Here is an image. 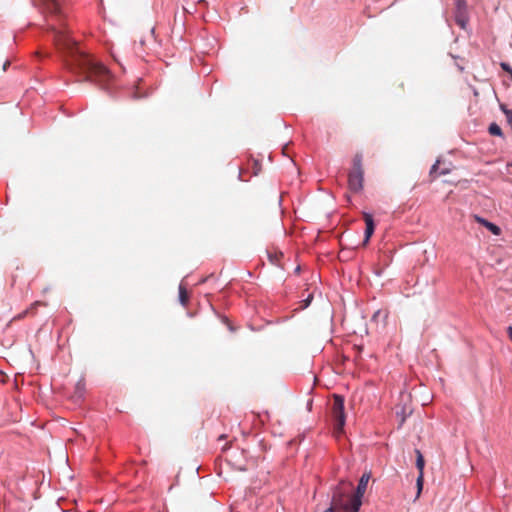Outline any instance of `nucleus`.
<instances>
[{"label":"nucleus","mask_w":512,"mask_h":512,"mask_svg":"<svg viewBox=\"0 0 512 512\" xmlns=\"http://www.w3.org/2000/svg\"><path fill=\"white\" fill-rule=\"evenodd\" d=\"M50 30L54 33L56 48L64 56L66 67L71 71H80L86 74L88 80L106 88L112 78L110 71L89 55L81 52L77 43L69 37L64 28L52 25Z\"/></svg>","instance_id":"f257e3e1"},{"label":"nucleus","mask_w":512,"mask_h":512,"mask_svg":"<svg viewBox=\"0 0 512 512\" xmlns=\"http://www.w3.org/2000/svg\"><path fill=\"white\" fill-rule=\"evenodd\" d=\"M370 478V472L363 473L359 480L356 492L353 495L348 494L352 487V483L349 481H341L333 494L331 507L333 508V511L359 512L362 505V497L366 492Z\"/></svg>","instance_id":"f03ea898"},{"label":"nucleus","mask_w":512,"mask_h":512,"mask_svg":"<svg viewBox=\"0 0 512 512\" xmlns=\"http://www.w3.org/2000/svg\"><path fill=\"white\" fill-rule=\"evenodd\" d=\"M364 170L362 166V154L357 153L353 158V167L348 175L350 190L359 192L363 188Z\"/></svg>","instance_id":"7ed1b4c3"},{"label":"nucleus","mask_w":512,"mask_h":512,"mask_svg":"<svg viewBox=\"0 0 512 512\" xmlns=\"http://www.w3.org/2000/svg\"><path fill=\"white\" fill-rule=\"evenodd\" d=\"M331 413L335 422V432L342 433L345 425L344 398L340 395H333Z\"/></svg>","instance_id":"20e7f679"},{"label":"nucleus","mask_w":512,"mask_h":512,"mask_svg":"<svg viewBox=\"0 0 512 512\" xmlns=\"http://www.w3.org/2000/svg\"><path fill=\"white\" fill-rule=\"evenodd\" d=\"M415 453H416V467L419 471V474H418V477L416 480V485H417L416 497L418 498L420 496L422 488H423L425 460H424V457H423L422 453L420 452V450L416 449Z\"/></svg>","instance_id":"39448f33"},{"label":"nucleus","mask_w":512,"mask_h":512,"mask_svg":"<svg viewBox=\"0 0 512 512\" xmlns=\"http://www.w3.org/2000/svg\"><path fill=\"white\" fill-rule=\"evenodd\" d=\"M42 8L52 14V15H61V3L59 0H40Z\"/></svg>","instance_id":"423d86ee"},{"label":"nucleus","mask_w":512,"mask_h":512,"mask_svg":"<svg viewBox=\"0 0 512 512\" xmlns=\"http://www.w3.org/2000/svg\"><path fill=\"white\" fill-rule=\"evenodd\" d=\"M363 218H364V221L366 224L365 238H364L363 244L366 245L374 233L375 224H374V220H373V217L371 214L364 212Z\"/></svg>","instance_id":"0eeeda50"},{"label":"nucleus","mask_w":512,"mask_h":512,"mask_svg":"<svg viewBox=\"0 0 512 512\" xmlns=\"http://www.w3.org/2000/svg\"><path fill=\"white\" fill-rule=\"evenodd\" d=\"M439 164H440V161L437 160L436 163L431 167L430 173H429L430 181H434L439 175H446L451 172V169L448 167L442 168L441 170H439Z\"/></svg>","instance_id":"6e6552de"},{"label":"nucleus","mask_w":512,"mask_h":512,"mask_svg":"<svg viewBox=\"0 0 512 512\" xmlns=\"http://www.w3.org/2000/svg\"><path fill=\"white\" fill-rule=\"evenodd\" d=\"M475 220H476L478 223H480V224H482L483 226H485V227H486L489 231H491L494 235H500V233H501V229H500L497 225H495V224H493V223H491V222L487 221L486 219H483V218H481V217H479V216H475Z\"/></svg>","instance_id":"1a4fd4ad"},{"label":"nucleus","mask_w":512,"mask_h":512,"mask_svg":"<svg viewBox=\"0 0 512 512\" xmlns=\"http://www.w3.org/2000/svg\"><path fill=\"white\" fill-rule=\"evenodd\" d=\"M85 393V382L84 380H79L75 386V392L73 398L78 401L82 399Z\"/></svg>","instance_id":"9d476101"},{"label":"nucleus","mask_w":512,"mask_h":512,"mask_svg":"<svg viewBox=\"0 0 512 512\" xmlns=\"http://www.w3.org/2000/svg\"><path fill=\"white\" fill-rule=\"evenodd\" d=\"M455 20H456V23L461 28H465L466 23H467L466 11H461V12L456 11Z\"/></svg>","instance_id":"9b49d317"},{"label":"nucleus","mask_w":512,"mask_h":512,"mask_svg":"<svg viewBox=\"0 0 512 512\" xmlns=\"http://www.w3.org/2000/svg\"><path fill=\"white\" fill-rule=\"evenodd\" d=\"M268 258L273 265H280V259L283 257V253L280 251L267 252Z\"/></svg>","instance_id":"f8f14e48"},{"label":"nucleus","mask_w":512,"mask_h":512,"mask_svg":"<svg viewBox=\"0 0 512 512\" xmlns=\"http://www.w3.org/2000/svg\"><path fill=\"white\" fill-rule=\"evenodd\" d=\"M179 300L182 305L186 306L189 301V296L186 288L183 285L179 286Z\"/></svg>","instance_id":"ddd939ff"},{"label":"nucleus","mask_w":512,"mask_h":512,"mask_svg":"<svg viewBox=\"0 0 512 512\" xmlns=\"http://www.w3.org/2000/svg\"><path fill=\"white\" fill-rule=\"evenodd\" d=\"M488 131L493 136H499V137L503 136L502 129L496 123H491L488 128Z\"/></svg>","instance_id":"4468645a"},{"label":"nucleus","mask_w":512,"mask_h":512,"mask_svg":"<svg viewBox=\"0 0 512 512\" xmlns=\"http://www.w3.org/2000/svg\"><path fill=\"white\" fill-rule=\"evenodd\" d=\"M500 109L506 115L507 122L511 126V129H512V109H508L505 104H500Z\"/></svg>","instance_id":"2eb2a0df"},{"label":"nucleus","mask_w":512,"mask_h":512,"mask_svg":"<svg viewBox=\"0 0 512 512\" xmlns=\"http://www.w3.org/2000/svg\"><path fill=\"white\" fill-rule=\"evenodd\" d=\"M39 305H42V303L39 302V301L34 302L29 309L25 310L23 313L19 314L14 319H22L24 317V315L30 313L31 311H33Z\"/></svg>","instance_id":"dca6fc26"},{"label":"nucleus","mask_w":512,"mask_h":512,"mask_svg":"<svg viewBox=\"0 0 512 512\" xmlns=\"http://www.w3.org/2000/svg\"><path fill=\"white\" fill-rule=\"evenodd\" d=\"M456 11H466V0H455Z\"/></svg>","instance_id":"f3484780"},{"label":"nucleus","mask_w":512,"mask_h":512,"mask_svg":"<svg viewBox=\"0 0 512 512\" xmlns=\"http://www.w3.org/2000/svg\"><path fill=\"white\" fill-rule=\"evenodd\" d=\"M313 299V295L309 294L306 299L301 301V308H307Z\"/></svg>","instance_id":"a211bd4d"},{"label":"nucleus","mask_w":512,"mask_h":512,"mask_svg":"<svg viewBox=\"0 0 512 512\" xmlns=\"http://www.w3.org/2000/svg\"><path fill=\"white\" fill-rule=\"evenodd\" d=\"M500 66H501V68H502L504 71H506L507 73H509V74H511V73H512V68H511V66H510L508 63H506V62H502V63L500 64Z\"/></svg>","instance_id":"6ab92c4d"},{"label":"nucleus","mask_w":512,"mask_h":512,"mask_svg":"<svg viewBox=\"0 0 512 512\" xmlns=\"http://www.w3.org/2000/svg\"><path fill=\"white\" fill-rule=\"evenodd\" d=\"M507 334H508L509 338L512 340V326H509L507 328Z\"/></svg>","instance_id":"aec40b11"},{"label":"nucleus","mask_w":512,"mask_h":512,"mask_svg":"<svg viewBox=\"0 0 512 512\" xmlns=\"http://www.w3.org/2000/svg\"><path fill=\"white\" fill-rule=\"evenodd\" d=\"M10 65V62L9 61H6L3 65V70L5 71L7 69V67Z\"/></svg>","instance_id":"412c9836"},{"label":"nucleus","mask_w":512,"mask_h":512,"mask_svg":"<svg viewBox=\"0 0 512 512\" xmlns=\"http://www.w3.org/2000/svg\"><path fill=\"white\" fill-rule=\"evenodd\" d=\"M324 512H334L333 508L326 509Z\"/></svg>","instance_id":"4be33fe9"}]
</instances>
